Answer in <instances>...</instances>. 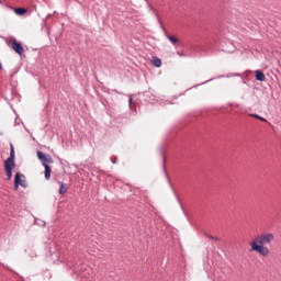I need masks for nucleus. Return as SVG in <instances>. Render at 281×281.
Returning <instances> with one entry per match:
<instances>
[{"instance_id":"f257e3e1","label":"nucleus","mask_w":281,"mask_h":281,"mask_svg":"<svg viewBox=\"0 0 281 281\" xmlns=\"http://www.w3.org/2000/svg\"><path fill=\"white\" fill-rule=\"evenodd\" d=\"M274 238L272 233H263L257 236L255 240L250 243L251 250L257 251V254L263 257L269 256V248L265 247V245H270V243H273Z\"/></svg>"},{"instance_id":"f03ea898","label":"nucleus","mask_w":281,"mask_h":281,"mask_svg":"<svg viewBox=\"0 0 281 281\" xmlns=\"http://www.w3.org/2000/svg\"><path fill=\"white\" fill-rule=\"evenodd\" d=\"M15 154H14V145L10 144V156L7 160H4V170L7 172V179L10 181L12 179V170H14L16 164L14 162Z\"/></svg>"},{"instance_id":"7ed1b4c3","label":"nucleus","mask_w":281,"mask_h":281,"mask_svg":"<svg viewBox=\"0 0 281 281\" xmlns=\"http://www.w3.org/2000/svg\"><path fill=\"white\" fill-rule=\"evenodd\" d=\"M37 159L42 161V166H49V164H54V158L49 154H43V151H37Z\"/></svg>"},{"instance_id":"20e7f679","label":"nucleus","mask_w":281,"mask_h":281,"mask_svg":"<svg viewBox=\"0 0 281 281\" xmlns=\"http://www.w3.org/2000/svg\"><path fill=\"white\" fill-rule=\"evenodd\" d=\"M9 45H11L15 54H19V56H23L25 49L23 48V45L21 43L16 42V40H13L9 42Z\"/></svg>"},{"instance_id":"39448f33","label":"nucleus","mask_w":281,"mask_h":281,"mask_svg":"<svg viewBox=\"0 0 281 281\" xmlns=\"http://www.w3.org/2000/svg\"><path fill=\"white\" fill-rule=\"evenodd\" d=\"M21 172H16L14 177V190H19V186L21 188H27V182L25 180H21Z\"/></svg>"},{"instance_id":"423d86ee","label":"nucleus","mask_w":281,"mask_h":281,"mask_svg":"<svg viewBox=\"0 0 281 281\" xmlns=\"http://www.w3.org/2000/svg\"><path fill=\"white\" fill-rule=\"evenodd\" d=\"M255 78L259 82H265V80H267V77L265 76V72H262L261 70H256Z\"/></svg>"},{"instance_id":"0eeeda50","label":"nucleus","mask_w":281,"mask_h":281,"mask_svg":"<svg viewBox=\"0 0 281 281\" xmlns=\"http://www.w3.org/2000/svg\"><path fill=\"white\" fill-rule=\"evenodd\" d=\"M44 176L46 181H49V179H52V167L49 165L44 166Z\"/></svg>"},{"instance_id":"6e6552de","label":"nucleus","mask_w":281,"mask_h":281,"mask_svg":"<svg viewBox=\"0 0 281 281\" xmlns=\"http://www.w3.org/2000/svg\"><path fill=\"white\" fill-rule=\"evenodd\" d=\"M151 65L157 68L161 67V59L159 57L154 56L151 58Z\"/></svg>"},{"instance_id":"1a4fd4ad","label":"nucleus","mask_w":281,"mask_h":281,"mask_svg":"<svg viewBox=\"0 0 281 281\" xmlns=\"http://www.w3.org/2000/svg\"><path fill=\"white\" fill-rule=\"evenodd\" d=\"M15 14H18L19 16H23V14L27 13V9L25 8H16L14 9Z\"/></svg>"},{"instance_id":"9d476101","label":"nucleus","mask_w":281,"mask_h":281,"mask_svg":"<svg viewBox=\"0 0 281 281\" xmlns=\"http://www.w3.org/2000/svg\"><path fill=\"white\" fill-rule=\"evenodd\" d=\"M68 186L65 184L64 182L60 183V188H59V194H67V190H68Z\"/></svg>"},{"instance_id":"9b49d317","label":"nucleus","mask_w":281,"mask_h":281,"mask_svg":"<svg viewBox=\"0 0 281 281\" xmlns=\"http://www.w3.org/2000/svg\"><path fill=\"white\" fill-rule=\"evenodd\" d=\"M167 38L170 41V43H172V45H177V43H179V40L175 36L167 35Z\"/></svg>"},{"instance_id":"f8f14e48","label":"nucleus","mask_w":281,"mask_h":281,"mask_svg":"<svg viewBox=\"0 0 281 281\" xmlns=\"http://www.w3.org/2000/svg\"><path fill=\"white\" fill-rule=\"evenodd\" d=\"M249 117H255L256 120H260V122H267V119H265L258 114H249Z\"/></svg>"},{"instance_id":"ddd939ff","label":"nucleus","mask_w":281,"mask_h":281,"mask_svg":"<svg viewBox=\"0 0 281 281\" xmlns=\"http://www.w3.org/2000/svg\"><path fill=\"white\" fill-rule=\"evenodd\" d=\"M204 236H205L206 238H210V240H221L218 237L212 236V235H210V234H207V233H205Z\"/></svg>"},{"instance_id":"4468645a","label":"nucleus","mask_w":281,"mask_h":281,"mask_svg":"<svg viewBox=\"0 0 281 281\" xmlns=\"http://www.w3.org/2000/svg\"><path fill=\"white\" fill-rule=\"evenodd\" d=\"M128 104H130V106H133V95L132 94H130Z\"/></svg>"},{"instance_id":"2eb2a0df","label":"nucleus","mask_w":281,"mask_h":281,"mask_svg":"<svg viewBox=\"0 0 281 281\" xmlns=\"http://www.w3.org/2000/svg\"><path fill=\"white\" fill-rule=\"evenodd\" d=\"M162 168L166 170V156H162Z\"/></svg>"},{"instance_id":"dca6fc26","label":"nucleus","mask_w":281,"mask_h":281,"mask_svg":"<svg viewBox=\"0 0 281 281\" xmlns=\"http://www.w3.org/2000/svg\"><path fill=\"white\" fill-rule=\"evenodd\" d=\"M111 161H112V164H117V158H116V156H114L113 158H111Z\"/></svg>"},{"instance_id":"f3484780","label":"nucleus","mask_w":281,"mask_h":281,"mask_svg":"<svg viewBox=\"0 0 281 281\" xmlns=\"http://www.w3.org/2000/svg\"><path fill=\"white\" fill-rule=\"evenodd\" d=\"M178 56H184V54H183V53H179V52H178Z\"/></svg>"},{"instance_id":"a211bd4d","label":"nucleus","mask_w":281,"mask_h":281,"mask_svg":"<svg viewBox=\"0 0 281 281\" xmlns=\"http://www.w3.org/2000/svg\"><path fill=\"white\" fill-rule=\"evenodd\" d=\"M1 69H3V66H2L1 63H0V70H1Z\"/></svg>"}]
</instances>
